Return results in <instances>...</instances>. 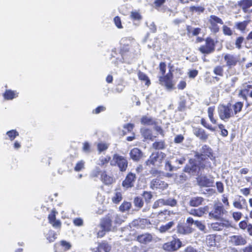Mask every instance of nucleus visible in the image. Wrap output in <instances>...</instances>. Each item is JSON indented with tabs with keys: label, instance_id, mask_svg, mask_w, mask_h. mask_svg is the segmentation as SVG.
<instances>
[{
	"label": "nucleus",
	"instance_id": "16",
	"mask_svg": "<svg viewBox=\"0 0 252 252\" xmlns=\"http://www.w3.org/2000/svg\"><path fill=\"white\" fill-rule=\"evenodd\" d=\"M136 176L135 174L129 173L125 180L123 182V186L126 188H131L133 186V183L135 180Z\"/></svg>",
	"mask_w": 252,
	"mask_h": 252
},
{
	"label": "nucleus",
	"instance_id": "33",
	"mask_svg": "<svg viewBox=\"0 0 252 252\" xmlns=\"http://www.w3.org/2000/svg\"><path fill=\"white\" fill-rule=\"evenodd\" d=\"M230 107L231 108L232 111H233L234 115L240 112L243 107V104L241 102H238L236 103L234 105H229Z\"/></svg>",
	"mask_w": 252,
	"mask_h": 252
},
{
	"label": "nucleus",
	"instance_id": "61",
	"mask_svg": "<svg viewBox=\"0 0 252 252\" xmlns=\"http://www.w3.org/2000/svg\"><path fill=\"white\" fill-rule=\"evenodd\" d=\"M114 21L115 25L119 29L123 28V26L121 24V21L119 17L116 16L114 19Z\"/></svg>",
	"mask_w": 252,
	"mask_h": 252
},
{
	"label": "nucleus",
	"instance_id": "47",
	"mask_svg": "<svg viewBox=\"0 0 252 252\" xmlns=\"http://www.w3.org/2000/svg\"><path fill=\"white\" fill-rule=\"evenodd\" d=\"M100 169L98 167H95L91 172L90 176L92 177H97L98 175L101 174L102 172Z\"/></svg>",
	"mask_w": 252,
	"mask_h": 252
},
{
	"label": "nucleus",
	"instance_id": "51",
	"mask_svg": "<svg viewBox=\"0 0 252 252\" xmlns=\"http://www.w3.org/2000/svg\"><path fill=\"white\" fill-rule=\"evenodd\" d=\"M214 73L219 76H222L223 75V69L221 66H217L214 69Z\"/></svg>",
	"mask_w": 252,
	"mask_h": 252
},
{
	"label": "nucleus",
	"instance_id": "15",
	"mask_svg": "<svg viewBox=\"0 0 252 252\" xmlns=\"http://www.w3.org/2000/svg\"><path fill=\"white\" fill-rule=\"evenodd\" d=\"M229 225V222L225 220H221L220 222H213L209 224L211 228L214 231H220L224 227H227Z\"/></svg>",
	"mask_w": 252,
	"mask_h": 252
},
{
	"label": "nucleus",
	"instance_id": "40",
	"mask_svg": "<svg viewBox=\"0 0 252 252\" xmlns=\"http://www.w3.org/2000/svg\"><path fill=\"white\" fill-rule=\"evenodd\" d=\"M215 109L214 107H210L208 108V115L210 121L213 124L217 123V120L213 117Z\"/></svg>",
	"mask_w": 252,
	"mask_h": 252
},
{
	"label": "nucleus",
	"instance_id": "13",
	"mask_svg": "<svg viewBox=\"0 0 252 252\" xmlns=\"http://www.w3.org/2000/svg\"><path fill=\"white\" fill-rule=\"evenodd\" d=\"M229 242L234 246H242L247 243L246 238L242 235H233L229 237Z\"/></svg>",
	"mask_w": 252,
	"mask_h": 252
},
{
	"label": "nucleus",
	"instance_id": "48",
	"mask_svg": "<svg viewBox=\"0 0 252 252\" xmlns=\"http://www.w3.org/2000/svg\"><path fill=\"white\" fill-rule=\"evenodd\" d=\"M110 160V157H101L99 159L98 164L102 166L107 164Z\"/></svg>",
	"mask_w": 252,
	"mask_h": 252
},
{
	"label": "nucleus",
	"instance_id": "10",
	"mask_svg": "<svg viewBox=\"0 0 252 252\" xmlns=\"http://www.w3.org/2000/svg\"><path fill=\"white\" fill-rule=\"evenodd\" d=\"M170 72V70L169 72L165 76H160L159 79L160 84L164 85L168 89H172L175 85L172 81V74Z\"/></svg>",
	"mask_w": 252,
	"mask_h": 252
},
{
	"label": "nucleus",
	"instance_id": "30",
	"mask_svg": "<svg viewBox=\"0 0 252 252\" xmlns=\"http://www.w3.org/2000/svg\"><path fill=\"white\" fill-rule=\"evenodd\" d=\"M203 201V198L201 197H192L189 201V205L191 206L197 207L201 205Z\"/></svg>",
	"mask_w": 252,
	"mask_h": 252
},
{
	"label": "nucleus",
	"instance_id": "44",
	"mask_svg": "<svg viewBox=\"0 0 252 252\" xmlns=\"http://www.w3.org/2000/svg\"><path fill=\"white\" fill-rule=\"evenodd\" d=\"M204 9V7L202 6H192L189 7V10L191 12L198 13L203 12Z\"/></svg>",
	"mask_w": 252,
	"mask_h": 252
},
{
	"label": "nucleus",
	"instance_id": "28",
	"mask_svg": "<svg viewBox=\"0 0 252 252\" xmlns=\"http://www.w3.org/2000/svg\"><path fill=\"white\" fill-rule=\"evenodd\" d=\"M111 246L106 242L99 243L95 252H109Z\"/></svg>",
	"mask_w": 252,
	"mask_h": 252
},
{
	"label": "nucleus",
	"instance_id": "58",
	"mask_svg": "<svg viewBox=\"0 0 252 252\" xmlns=\"http://www.w3.org/2000/svg\"><path fill=\"white\" fill-rule=\"evenodd\" d=\"M134 203L135 206L138 207L139 208L142 207L143 205V202L142 201V200L140 197H136L134 199Z\"/></svg>",
	"mask_w": 252,
	"mask_h": 252
},
{
	"label": "nucleus",
	"instance_id": "55",
	"mask_svg": "<svg viewBox=\"0 0 252 252\" xmlns=\"http://www.w3.org/2000/svg\"><path fill=\"white\" fill-rule=\"evenodd\" d=\"M222 31L224 34L230 36L232 34L233 32L230 28L224 25L222 27Z\"/></svg>",
	"mask_w": 252,
	"mask_h": 252
},
{
	"label": "nucleus",
	"instance_id": "59",
	"mask_svg": "<svg viewBox=\"0 0 252 252\" xmlns=\"http://www.w3.org/2000/svg\"><path fill=\"white\" fill-rule=\"evenodd\" d=\"M128 49H129V48L127 47V46H125L124 45L123 47H121V55H122V59H121L120 60V61L122 63H123L124 62V55L125 53H126L127 51H128Z\"/></svg>",
	"mask_w": 252,
	"mask_h": 252
},
{
	"label": "nucleus",
	"instance_id": "22",
	"mask_svg": "<svg viewBox=\"0 0 252 252\" xmlns=\"http://www.w3.org/2000/svg\"><path fill=\"white\" fill-rule=\"evenodd\" d=\"M129 154L131 158L134 161L139 160L143 156L142 152L136 148L132 149Z\"/></svg>",
	"mask_w": 252,
	"mask_h": 252
},
{
	"label": "nucleus",
	"instance_id": "3",
	"mask_svg": "<svg viewBox=\"0 0 252 252\" xmlns=\"http://www.w3.org/2000/svg\"><path fill=\"white\" fill-rule=\"evenodd\" d=\"M226 212V211L220 203H215L213 210L209 213V218L220 220Z\"/></svg>",
	"mask_w": 252,
	"mask_h": 252
},
{
	"label": "nucleus",
	"instance_id": "1",
	"mask_svg": "<svg viewBox=\"0 0 252 252\" xmlns=\"http://www.w3.org/2000/svg\"><path fill=\"white\" fill-rule=\"evenodd\" d=\"M165 157V154L162 152L153 153L146 161V164L149 166L151 165L155 167L160 166Z\"/></svg>",
	"mask_w": 252,
	"mask_h": 252
},
{
	"label": "nucleus",
	"instance_id": "17",
	"mask_svg": "<svg viewBox=\"0 0 252 252\" xmlns=\"http://www.w3.org/2000/svg\"><path fill=\"white\" fill-rule=\"evenodd\" d=\"M167 187V184L166 183L158 179L153 180L150 185V187L153 189H164Z\"/></svg>",
	"mask_w": 252,
	"mask_h": 252
},
{
	"label": "nucleus",
	"instance_id": "62",
	"mask_svg": "<svg viewBox=\"0 0 252 252\" xmlns=\"http://www.w3.org/2000/svg\"><path fill=\"white\" fill-rule=\"evenodd\" d=\"M83 151L85 153L91 152V146L88 142H86L83 144Z\"/></svg>",
	"mask_w": 252,
	"mask_h": 252
},
{
	"label": "nucleus",
	"instance_id": "32",
	"mask_svg": "<svg viewBox=\"0 0 252 252\" xmlns=\"http://www.w3.org/2000/svg\"><path fill=\"white\" fill-rule=\"evenodd\" d=\"M206 243L208 246L210 247L216 246L215 236L213 235H209L206 237Z\"/></svg>",
	"mask_w": 252,
	"mask_h": 252
},
{
	"label": "nucleus",
	"instance_id": "9",
	"mask_svg": "<svg viewBox=\"0 0 252 252\" xmlns=\"http://www.w3.org/2000/svg\"><path fill=\"white\" fill-rule=\"evenodd\" d=\"M215 49V43L214 40L210 38L206 39V44L199 48V51L203 54H210Z\"/></svg>",
	"mask_w": 252,
	"mask_h": 252
},
{
	"label": "nucleus",
	"instance_id": "64",
	"mask_svg": "<svg viewBox=\"0 0 252 252\" xmlns=\"http://www.w3.org/2000/svg\"><path fill=\"white\" fill-rule=\"evenodd\" d=\"M174 167L171 165V163L169 161H166L165 165V169L167 171H172L174 170Z\"/></svg>",
	"mask_w": 252,
	"mask_h": 252
},
{
	"label": "nucleus",
	"instance_id": "6",
	"mask_svg": "<svg viewBox=\"0 0 252 252\" xmlns=\"http://www.w3.org/2000/svg\"><path fill=\"white\" fill-rule=\"evenodd\" d=\"M209 159H210L209 158H204L203 160L199 159L197 160V161L199 162L198 165H191V166L189 168L187 167L185 168V171L186 172H188L189 173H192L193 172H195L197 170V168H204V167H212L211 163L208 161Z\"/></svg>",
	"mask_w": 252,
	"mask_h": 252
},
{
	"label": "nucleus",
	"instance_id": "46",
	"mask_svg": "<svg viewBox=\"0 0 252 252\" xmlns=\"http://www.w3.org/2000/svg\"><path fill=\"white\" fill-rule=\"evenodd\" d=\"M195 225L201 231L206 233V228L204 223L200 221L196 220Z\"/></svg>",
	"mask_w": 252,
	"mask_h": 252
},
{
	"label": "nucleus",
	"instance_id": "42",
	"mask_svg": "<svg viewBox=\"0 0 252 252\" xmlns=\"http://www.w3.org/2000/svg\"><path fill=\"white\" fill-rule=\"evenodd\" d=\"M131 203L129 202L124 201L120 206L119 209L122 212L128 211L131 208Z\"/></svg>",
	"mask_w": 252,
	"mask_h": 252
},
{
	"label": "nucleus",
	"instance_id": "49",
	"mask_svg": "<svg viewBox=\"0 0 252 252\" xmlns=\"http://www.w3.org/2000/svg\"><path fill=\"white\" fill-rule=\"evenodd\" d=\"M248 24V22L245 21L242 22L238 23L236 24L237 28L242 32H243L246 29L247 25Z\"/></svg>",
	"mask_w": 252,
	"mask_h": 252
},
{
	"label": "nucleus",
	"instance_id": "21",
	"mask_svg": "<svg viewBox=\"0 0 252 252\" xmlns=\"http://www.w3.org/2000/svg\"><path fill=\"white\" fill-rule=\"evenodd\" d=\"M198 183L201 187L211 186L213 181L212 179H209L206 176H200L198 178Z\"/></svg>",
	"mask_w": 252,
	"mask_h": 252
},
{
	"label": "nucleus",
	"instance_id": "2",
	"mask_svg": "<svg viewBox=\"0 0 252 252\" xmlns=\"http://www.w3.org/2000/svg\"><path fill=\"white\" fill-rule=\"evenodd\" d=\"M111 165H117L121 171L124 172L127 167V160L126 158L119 154H115L113 155L112 159L110 161Z\"/></svg>",
	"mask_w": 252,
	"mask_h": 252
},
{
	"label": "nucleus",
	"instance_id": "12",
	"mask_svg": "<svg viewBox=\"0 0 252 252\" xmlns=\"http://www.w3.org/2000/svg\"><path fill=\"white\" fill-rule=\"evenodd\" d=\"M151 223L149 220L145 219H138L134 220L131 223V226L144 229L150 227Z\"/></svg>",
	"mask_w": 252,
	"mask_h": 252
},
{
	"label": "nucleus",
	"instance_id": "27",
	"mask_svg": "<svg viewBox=\"0 0 252 252\" xmlns=\"http://www.w3.org/2000/svg\"><path fill=\"white\" fill-rule=\"evenodd\" d=\"M19 93L16 91L11 90H6L3 94V97L5 99L12 100L18 96Z\"/></svg>",
	"mask_w": 252,
	"mask_h": 252
},
{
	"label": "nucleus",
	"instance_id": "4",
	"mask_svg": "<svg viewBox=\"0 0 252 252\" xmlns=\"http://www.w3.org/2000/svg\"><path fill=\"white\" fill-rule=\"evenodd\" d=\"M218 111L220 119L225 121L234 116L233 111L229 105H220L218 107Z\"/></svg>",
	"mask_w": 252,
	"mask_h": 252
},
{
	"label": "nucleus",
	"instance_id": "38",
	"mask_svg": "<svg viewBox=\"0 0 252 252\" xmlns=\"http://www.w3.org/2000/svg\"><path fill=\"white\" fill-rule=\"evenodd\" d=\"M141 122L143 125H152L154 124V120L147 116H143L141 119Z\"/></svg>",
	"mask_w": 252,
	"mask_h": 252
},
{
	"label": "nucleus",
	"instance_id": "43",
	"mask_svg": "<svg viewBox=\"0 0 252 252\" xmlns=\"http://www.w3.org/2000/svg\"><path fill=\"white\" fill-rule=\"evenodd\" d=\"M187 180V176L184 173H182L179 175H176L175 181L177 184L184 183Z\"/></svg>",
	"mask_w": 252,
	"mask_h": 252
},
{
	"label": "nucleus",
	"instance_id": "29",
	"mask_svg": "<svg viewBox=\"0 0 252 252\" xmlns=\"http://www.w3.org/2000/svg\"><path fill=\"white\" fill-rule=\"evenodd\" d=\"M123 197L121 191L119 189H116L112 196V201L114 203L118 204L122 200Z\"/></svg>",
	"mask_w": 252,
	"mask_h": 252
},
{
	"label": "nucleus",
	"instance_id": "52",
	"mask_svg": "<svg viewBox=\"0 0 252 252\" xmlns=\"http://www.w3.org/2000/svg\"><path fill=\"white\" fill-rule=\"evenodd\" d=\"M177 204V201L172 198L164 199V205H169L171 206H175Z\"/></svg>",
	"mask_w": 252,
	"mask_h": 252
},
{
	"label": "nucleus",
	"instance_id": "7",
	"mask_svg": "<svg viewBox=\"0 0 252 252\" xmlns=\"http://www.w3.org/2000/svg\"><path fill=\"white\" fill-rule=\"evenodd\" d=\"M182 246V242L179 239H174L170 242L164 244L162 248L167 252H173L179 249Z\"/></svg>",
	"mask_w": 252,
	"mask_h": 252
},
{
	"label": "nucleus",
	"instance_id": "37",
	"mask_svg": "<svg viewBox=\"0 0 252 252\" xmlns=\"http://www.w3.org/2000/svg\"><path fill=\"white\" fill-rule=\"evenodd\" d=\"M57 236V235L55 231L49 230L46 234V237L49 242H53L56 239Z\"/></svg>",
	"mask_w": 252,
	"mask_h": 252
},
{
	"label": "nucleus",
	"instance_id": "45",
	"mask_svg": "<svg viewBox=\"0 0 252 252\" xmlns=\"http://www.w3.org/2000/svg\"><path fill=\"white\" fill-rule=\"evenodd\" d=\"M130 17L133 20L139 21L142 19V16L140 13L137 11H132L130 13Z\"/></svg>",
	"mask_w": 252,
	"mask_h": 252
},
{
	"label": "nucleus",
	"instance_id": "50",
	"mask_svg": "<svg viewBox=\"0 0 252 252\" xmlns=\"http://www.w3.org/2000/svg\"><path fill=\"white\" fill-rule=\"evenodd\" d=\"M153 147L155 149H163L165 147V144L163 141L156 142L153 143Z\"/></svg>",
	"mask_w": 252,
	"mask_h": 252
},
{
	"label": "nucleus",
	"instance_id": "39",
	"mask_svg": "<svg viewBox=\"0 0 252 252\" xmlns=\"http://www.w3.org/2000/svg\"><path fill=\"white\" fill-rule=\"evenodd\" d=\"M141 133L145 139L153 140V136L151 130L148 129H142Z\"/></svg>",
	"mask_w": 252,
	"mask_h": 252
},
{
	"label": "nucleus",
	"instance_id": "23",
	"mask_svg": "<svg viewBox=\"0 0 252 252\" xmlns=\"http://www.w3.org/2000/svg\"><path fill=\"white\" fill-rule=\"evenodd\" d=\"M101 181L105 185H109L114 182V179L112 176L108 175L106 171H103L100 176Z\"/></svg>",
	"mask_w": 252,
	"mask_h": 252
},
{
	"label": "nucleus",
	"instance_id": "18",
	"mask_svg": "<svg viewBox=\"0 0 252 252\" xmlns=\"http://www.w3.org/2000/svg\"><path fill=\"white\" fill-rule=\"evenodd\" d=\"M56 211L52 210L51 213L48 216L49 222L52 226L56 228H60L61 226L60 220L56 219Z\"/></svg>",
	"mask_w": 252,
	"mask_h": 252
},
{
	"label": "nucleus",
	"instance_id": "63",
	"mask_svg": "<svg viewBox=\"0 0 252 252\" xmlns=\"http://www.w3.org/2000/svg\"><path fill=\"white\" fill-rule=\"evenodd\" d=\"M242 216V214L239 212H233L232 214V217L233 219L236 220L238 221L240 220Z\"/></svg>",
	"mask_w": 252,
	"mask_h": 252
},
{
	"label": "nucleus",
	"instance_id": "54",
	"mask_svg": "<svg viewBox=\"0 0 252 252\" xmlns=\"http://www.w3.org/2000/svg\"><path fill=\"white\" fill-rule=\"evenodd\" d=\"M164 199H160L154 202L153 208L154 209L158 208V207H161L164 205Z\"/></svg>",
	"mask_w": 252,
	"mask_h": 252
},
{
	"label": "nucleus",
	"instance_id": "35",
	"mask_svg": "<svg viewBox=\"0 0 252 252\" xmlns=\"http://www.w3.org/2000/svg\"><path fill=\"white\" fill-rule=\"evenodd\" d=\"M138 78L142 81L145 83V84L147 86H149L150 84V80L148 77L144 73L139 71L138 73Z\"/></svg>",
	"mask_w": 252,
	"mask_h": 252
},
{
	"label": "nucleus",
	"instance_id": "41",
	"mask_svg": "<svg viewBox=\"0 0 252 252\" xmlns=\"http://www.w3.org/2000/svg\"><path fill=\"white\" fill-rule=\"evenodd\" d=\"M8 138L13 141L17 136H19V133L16 130H11L6 132Z\"/></svg>",
	"mask_w": 252,
	"mask_h": 252
},
{
	"label": "nucleus",
	"instance_id": "5",
	"mask_svg": "<svg viewBox=\"0 0 252 252\" xmlns=\"http://www.w3.org/2000/svg\"><path fill=\"white\" fill-rule=\"evenodd\" d=\"M222 20L218 17L212 15L208 18V27L214 33H216L220 30L219 24L223 25Z\"/></svg>",
	"mask_w": 252,
	"mask_h": 252
},
{
	"label": "nucleus",
	"instance_id": "36",
	"mask_svg": "<svg viewBox=\"0 0 252 252\" xmlns=\"http://www.w3.org/2000/svg\"><path fill=\"white\" fill-rule=\"evenodd\" d=\"M174 225L173 221H170L168 223L160 226L158 230L161 233H164L170 229Z\"/></svg>",
	"mask_w": 252,
	"mask_h": 252
},
{
	"label": "nucleus",
	"instance_id": "31",
	"mask_svg": "<svg viewBox=\"0 0 252 252\" xmlns=\"http://www.w3.org/2000/svg\"><path fill=\"white\" fill-rule=\"evenodd\" d=\"M243 204L246 205V200L244 198L239 199L238 200H234L233 202V206L238 209H242L244 208Z\"/></svg>",
	"mask_w": 252,
	"mask_h": 252
},
{
	"label": "nucleus",
	"instance_id": "11",
	"mask_svg": "<svg viewBox=\"0 0 252 252\" xmlns=\"http://www.w3.org/2000/svg\"><path fill=\"white\" fill-rule=\"evenodd\" d=\"M226 66L230 69L235 66L239 62L237 57L231 54H225L223 57Z\"/></svg>",
	"mask_w": 252,
	"mask_h": 252
},
{
	"label": "nucleus",
	"instance_id": "60",
	"mask_svg": "<svg viewBox=\"0 0 252 252\" xmlns=\"http://www.w3.org/2000/svg\"><path fill=\"white\" fill-rule=\"evenodd\" d=\"M216 187L218 191L220 193H222L224 191L223 184L220 182H217L216 183Z\"/></svg>",
	"mask_w": 252,
	"mask_h": 252
},
{
	"label": "nucleus",
	"instance_id": "24",
	"mask_svg": "<svg viewBox=\"0 0 252 252\" xmlns=\"http://www.w3.org/2000/svg\"><path fill=\"white\" fill-rule=\"evenodd\" d=\"M153 237L149 233H146L138 236L137 240L141 243L147 244L152 241Z\"/></svg>",
	"mask_w": 252,
	"mask_h": 252
},
{
	"label": "nucleus",
	"instance_id": "26",
	"mask_svg": "<svg viewBox=\"0 0 252 252\" xmlns=\"http://www.w3.org/2000/svg\"><path fill=\"white\" fill-rule=\"evenodd\" d=\"M193 133L197 137L204 141H206L208 137V134L202 128H196L194 129Z\"/></svg>",
	"mask_w": 252,
	"mask_h": 252
},
{
	"label": "nucleus",
	"instance_id": "56",
	"mask_svg": "<svg viewBox=\"0 0 252 252\" xmlns=\"http://www.w3.org/2000/svg\"><path fill=\"white\" fill-rule=\"evenodd\" d=\"M108 145L104 143H99L97 145V149L99 152H103L107 149Z\"/></svg>",
	"mask_w": 252,
	"mask_h": 252
},
{
	"label": "nucleus",
	"instance_id": "57",
	"mask_svg": "<svg viewBox=\"0 0 252 252\" xmlns=\"http://www.w3.org/2000/svg\"><path fill=\"white\" fill-rule=\"evenodd\" d=\"M73 222L74 224L77 226H81L83 225V220L80 218L74 219Z\"/></svg>",
	"mask_w": 252,
	"mask_h": 252
},
{
	"label": "nucleus",
	"instance_id": "25",
	"mask_svg": "<svg viewBox=\"0 0 252 252\" xmlns=\"http://www.w3.org/2000/svg\"><path fill=\"white\" fill-rule=\"evenodd\" d=\"M60 245L62 247V251L59 252L57 251V247L58 246V244H56L54 246L55 252H64L70 250L72 246L70 243L65 240L61 241Z\"/></svg>",
	"mask_w": 252,
	"mask_h": 252
},
{
	"label": "nucleus",
	"instance_id": "8",
	"mask_svg": "<svg viewBox=\"0 0 252 252\" xmlns=\"http://www.w3.org/2000/svg\"><path fill=\"white\" fill-rule=\"evenodd\" d=\"M196 156L197 160H203L204 158H206L208 157L213 161L215 158L213 155L211 149L207 145L202 146L200 150V154H196Z\"/></svg>",
	"mask_w": 252,
	"mask_h": 252
},
{
	"label": "nucleus",
	"instance_id": "53",
	"mask_svg": "<svg viewBox=\"0 0 252 252\" xmlns=\"http://www.w3.org/2000/svg\"><path fill=\"white\" fill-rule=\"evenodd\" d=\"M85 162L83 160H80L78 162L75 167L74 170L76 171H80L84 168Z\"/></svg>",
	"mask_w": 252,
	"mask_h": 252
},
{
	"label": "nucleus",
	"instance_id": "14",
	"mask_svg": "<svg viewBox=\"0 0 252 252\" xmlns=\"http://www.w3.org/2000/svg\"><path fill=\"white\" fill-rule=\"evenodd\" d=\"M109 218L111 219L110 213L101 220L100 222L101 228H103L104 230H107V231H110L113 227L115 226L112 224L111 220H109Z\"/></svg>",
	"mask_w": 252,
	"mask_h": 252
},
{
	"label": "nucleus",
	"instance_id": "19",
	"mask_svg": "<svg viewBox=\"0 0 252 252\" xmlns=\"http://www.w3.org/2000/svg\"><path fill=\"white\" fill-rule=\"evenodd\" d=\"M208 207L207 206L200 207L197 209H192L189 211V213L190 215L200 217H202L206 212L208 211Z\"/></svg>",
	"mask_w": 252,
	"mask_h": 252
},
{
	"label": "nucleus",
	"instance_id": "34",
	"mask_svg": "<svg viewBox=\"0 0 252 252\" xmlns=\"http://www.w3.org/2000/svg\"><path fill=\"white\" fill-rule=\"evenodd\" d=\"M239 5L244 11H246L252 6V0H242L239 2Z\"/></svg>",
	"mask_w": 252,
	"mask_h": 252
},
{
	"label": "nucleus",
	"instance_id": "20",
	"mask_svg": "<svg viewBox=\"0 0 252 252\" xmlns=\"http://www.w3.org/2000/svg\"><path fill=\"white\" fill-rule=\"evenodd\" d=\"M110 214L111 218L114 219L115 224H121L126 219L125 216L114 212H110Z\"/></svg>",
	"mask_w": 252,
	"mask_h": 252
}]
</instances>
